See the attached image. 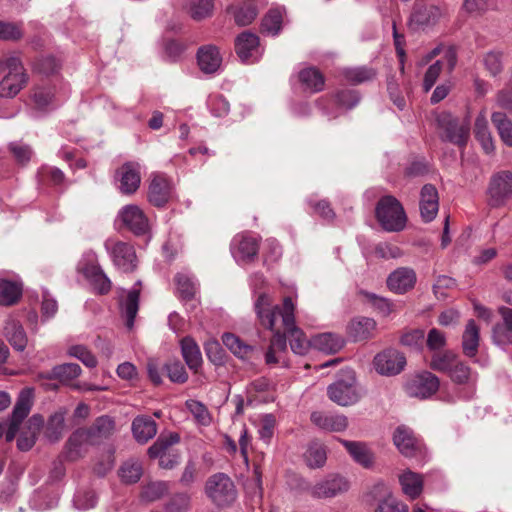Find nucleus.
Returning <instances> with one entry per match:
<instances>
[{"mask_svg": "<svg viewBox=\"0 0 512 512\" xmlns=\"http://www.w3.org/2000/svg\"><path fill=\"white\" fill-rule=\"evenodd\" d=\"M448 375L453 382L468 385L470 392L467 397L472 396L476 382V375L471 372V369L466 364L459 360L448 372Z\"/></svg>", "mask_w": 512, "mask_h": 512, "instance_id": "nucleus-38", "label": "nucleus"}, {"mask_svg": "<svg viewBox=\"0 0 512 512\" xmlns=\"http://www.w3.org/2000/svg\"><path fill=\"white\" fill-rule=\"evenodd\" d=\"M180 441L176 432L161 434L148 449L150 458H159V465L165 469H171L178 463L179 456L171 453V447Z\"/></svg>", "mask_w": 512, "mask_h": 512, "instance_id": "nucleus-8", "label": "nucleus"}, {"mask_svg": "<svg viewBox=\"0 0 512 512\" xmlns=\"http://www.w3.org/2000/svg\"><path fill=\"white\" fill-rule=\"evenodd\" d=\"M176 291L181 300L188 301L195 297L198 284L193 275L188 272H179L175 276Z\"/></svg>", "mask_w": 512, "mask_h": 512, "instance_id": "nucleus-34", "label": "nucleus"}, {"mask_svg": "<svg viewBox=\"0 0 512 512\" xmlns=\"http://www.w3.org/2000/svg\"><path fill=\"white\" fill-rule=\"evenodd\" d=\"M399 483L403 493L410 499L418 498L423 491L422 475L409 469L399 475Z\"/></svg>", "mask_w": 512, "mask_h": 512, "instance_id": "nucleus-30", "label": "nucleus"}, {"mask_svg": "<svg viewBox=\"0 0 512 512\" xmlns=\"http://www.w3.org/2000/svg\"><path fill=\"white\" fill-rule=\"evenodd\" d=\"M31 398L32 394L29 390L20 393L12 412L11 421L4 431L7 442H11L15 438L20 423L29 414L32 406Z\"/></svg>", "mask_w": 512, "mask_h": 512, "instance_id": "nucleus-14", "label": "nucleus"}, {"mask_svg": "<svg viewBox=\"0 0 512 512\" xmlns=\"http://www.w3.org/2000/svg\"><path fill=\"white\" fill-rule=\"evenodd\" d=\"M176 190L171 177L163 172H152L148 180L147 199L155 207H164L175 198Z\"/></svg>", "mask_w": 512, "mask_h": 512, "instance_id": "nucleus-4", "label": "nucleus"}, {"mask_svg": "<svg viewBox=\"0 0 512 512\" xmlns=\"http://www.w3.org/2000/svg\"><path fill=\"white\" fill-rule=\"evenodd\" d=\"M54 98L53 89L49 86H37L32 93V99L39 109L48 107Z\"/></svg>", "mask_w": 512, "mask_h": 512, "instance_id": "nucleus-57", "label": "nucleus"}, {"mask_svg": "<svg viewBox=\"0 0 512 512\" xmlns=\"http://www.w3.org/2000/svg\"><path fill=\"white\" fill-rule=\"evenodd\" d=\"M59 69L58 61L52 56H42L37 58L33 64L34 72L49 76L56 73Z\"/></svg>", "mask_w": 512, "mask_h": 512, "instance_id": "nucleus-54", "label": "nucleus"}, {"mask_svg": "<svg viewBox=\"0 0 512 512\" xmlns=\"http://www.w3.org/2000/svg\"><path fill=\"white\" fill-rule=\"evenodd\" d=\"M73 503L78 510H88L95 507L97 497L93 491H78L74 496Z\"/></svg>", "mask_w": 512, "mask_h": 512, "instance_id": "nucleus-61", "label": "nucleus"}, {"mask_svg": "<svg viewBox=\"0 0 512 512\" xmlns=\"http://www.w3.org/2000/svg\"><path fill=\"white\" fill-rule=\"evenodd\" d=\"M235 22L239 26L251 24L257 16V9L253 5L238 7L233 12Z\"/></svg>", "mask_w": 512, "mask_h": 512, "instance_id": "nucleus-58", "label": "nucleus"}, {"mask_svg": "<svg viewBox=\"0 0 512 512\" xmlns=\"http://www.w3.org/2000/svg\"><path fill=\"white\" fill-rule=\"evenodd\" d=\"M44 421L42 416L33 415L28 421V431H23L17 440V447L21 451H28L36 441V434L42 427Z\"/></svg>", "mask_w": 512, "mask_h": 512, "instance_id": "nucleus-37", "label": "nucleus"}, {"mask_svg": "<svg viewBox=\"0 0 512 512\" xmlns=\"http://www.w3.org/2000/svg\"><path fill=\"white\" fill-rule=\"evenodd\" d=\"M9 149L16 161L20 164H26L31 159V148L22 142L10 143Z\"/></svg>", "mask_w": 512, "mask_h": 512, "instance_id": "nucleus-63", "label": "nucleus"}, {"mask_svg": "<svg viewBox=\"0 0 512 512\" xmlns=\"http://www.w3.org/2000/svg\"><path fill=\"white\" fill-rule=\"evenodd\" d=\"M489 204L499 207L512 198V172L501 170L492 174L487 189Z\"/></svg>", "mask_w": 512, "mask_h": 512, "instance_id": "nucleus-9", "label": "nucleus"}, {"mask_svg": "<svg viewBox=\"0 0 512 512\" xmlns=\"http://www.w3.org/2000/svg\"><path fill=\"white\" fill-rule=\"evenodd\" d=\"M86 277L100 294L107 293L111 288V281L98 266L87 267L84 270Z\"/></svg>", "mask_w": 512, "mask_h": 512, "instance_id": "nucleus-48", "label": "nucleus"}, {"mask_svg": "<svg viewBox=\"0 0 512 512\" xmlns=\"http://www.w3.org/2000/svg\"><path fill=\"white\" fill-rule=\"evenodd\" d=\"M349 488L348 481L338 475L329 476L310 488V494L314 498H332L340 493L347 491Z\"/></svg>", "mask_w": 512, "mask_h": 512, "instance_id": "nucleus-17", "label": "nucleus"}, {"mask_svg": "<svg viewBox=\"0 0 512 512\" xmlns=\"http://www.w3.org/2000/svg\"><path fill=\"white\" fill-rule=\"evenodd\" d=\"M142 474V464L138 460H128L120 468V477L125 483H136Z\"/></svg>", "mask_w": 512, "mask_h": 512, "instance_id": "nucleus-53", "label": "nucleus"}, {"mask_svg": "<svg viewBox=\"0 0 512 512\" xmlns=\"http://www.w3.org/2000/svg\"><path fill=\"white\" fill-rule=\"evenodd\" d=\"M141 166L138 162H126L117 171L121 193L134 194L141 184Z\"/></svg>", "mask_w": 512, "mask_h": 512, "instance_id": "nucleus-16", "label": "nucleus"}, {"mask_svg": "<svg viewBox=\"0 0 512 512\" xmlns=\"http://www.w3.org/2000/svg\"><path fill=\"white\" fill-rule=\"evenodd\" d=\"M393 442L399 452L405 457L415 458L419 461H423L427 457L426 447L422 440L405 425H400L396 428Z\"/></svg>", "mask_w": 512, "mask_h": 512, "instance_id": "nucleus-6", "label": "nucleus"}, {"mask_svg": "<svg viewBox=\"0 0 512 512\" xmlns=\"http://www.w3.org/2000/svg\"><path fill=\"white\" fill-rule=\"evenodd\" d=\"M141 282L138 281L135 286L128 291L124 298L120 299V311L123 318L126 321V327L132 329L134 326V320L139 308V294Z\"/></svg>", "mask_w": 512, "mask_h": 512, "instance_id": "nucleus-24", "label": "nucleus"}, {"mask_svg": "<svg viewBox=\"0 0 512 512\" xmlns=\"http://www.w3.org/2000/svg\"><path fill=\"white\" fill-rule=\"evenodd\" d=\"M415 283V272L406 267L396 269L387 278V286L389 289L398 294H403L412 289Z\"/></svg>", "mask_w": 512, "mask_h": 512, "instance_id": "nucleus-22", "label": "nucleus"}, {"mask_svg": "<svg viewBox=\"0 0 512 512\" xmlns=\"http://www.w3.org/2000/svg\"><path fill=\"white\" fill-rule=\"evenodd\" d=\"M222 342L235 356L241 359H250L255 352L253 346L244 343L232 333H225L222 336Z\"/></svg>", "mask_w": 512, "mask_h": 512, "instance_id": "nucleus-39", "label": "nucleus"}, {"mask_svg": "<svg viewBox=\"0 0 512 512\" xmlns=\"http://www.w3.org/2000/svg\"><path fill=\"white\" fill-rule=\"evenodd\" d=\"M230 250L235 261L242 265L247 264L257 257L259 251V240L257 237L248 234H238L233 237Z\"/></svg>", "mask_w": 512, "mask_h": 512, "instance_id": "nucleus-11", "label": "nucleus"}, {"mask_svg": "<svg viewBox=\"0 0 512 512\" xmlns=\"http://www.w3.org/2000/svg\"><path fill=\"white\" fill-rule=\"evenodd\" d=\"M340 443L346 448L355 462L364 468H370L374 464V454L366 443L340 439Z\"/></svg>", "mask_w": 512, "mask_h": 512, "instance_id": "nucleus-25", "label": "nucleus"}, {"mask_svg": "<svg viewBox=\"0 0 512 512\" xmlns=\"http://www.w3.org/2000/svg\"><path fill=\"white\" fill-rule=\"evenodd\" d=\"M169 491V485L164 481H153L144 485L141 491V499L146 502L157 501L166 495Z\"/></svg>", "mask_w": 512, "mask_h": 512, "instance_id": "nucleus-49", "label": "nucleus"}, {"mask_svg": "<svg viewBox=\"0 0 512 512\" xmlns=\"http://www.w3.org/2000/svg\"><path fill=\"white\" fill-rule=\"evenodd\" d=\"M344 343L341 336L331 332L317 334L311 338V347L326 354L337 353L343 348Z\"/></svg>", "mask_w": 512, "mask_h": 512, "instance_id": "nucleus-26", "label": "nucleus"}, {"mask_svg": "<svg viewBox=\"0 0 512 512\" xmlns=\"http://www.w3.org/2000/svg\"><path fill=\"white\" fill-rule=\"evenodd\" d=\"M121 224H145L148 222L143 210L134 204L124 206L117 215Z\"/></svg>", "mask_w": 512, "mask_h": 512, "instance_id": "nucleus-47", "label": "nucleus"}, {"mask_svg": "<svg viewBox=\"0 0 512 512\" xmlns=\"http://www.w3.org/2000/svg\"><path fill=\"white\" fill-rule=\"evenodd\" d=\"M440 16L441 11L436 6H417L411 15V23L417 27H427L434 25Z\"/></svg>", "mask_w": 512, "mask_h": 512, "instance_id": "nucleus-36", "label": "nucleus"}, {"mask_svg": "<svg viewBox=\"0 0 512 512\" xmlns=\"http://www.w3.org/2000/svg\"><path fill=\"white\" fill-rule=\"evenodd\" d=\"M439 388V379L431 372L415 375L407 384L408 393L418 398H428Z\"/></svg>", "mask_w": 512, "mask_h": 512, "instance_id": "nucleus-15", "label": "nucleus"}, {"mask_svg": "<svg viewBox=\"0 0 512 512\" xmlns=\"http://www.w3.org/2000/svg\"><path fill=\"white\" fill-rule=\"evenodd\" d=\"M97 444L85 428L73 432L65 446V457L70 461L81 458L90 445Z\"/></svg>", "mask_w": 512, "mask_h": 512, "instance_id": "nucleus-18", "label": "nucleus"}, {"mask_svg": "<svg viewBox=\"0 0 512 512\" xmlns=\"http://www.w3.org/2000/svg\"><path fill=\"white\" fill-rule=\"evenodd\" d=\"M105 248L110 253L114 264L123 272H131L136 267L134 248L127 243L115 239H107Z\"/></svg>", "mask_w": 512, "mask_h": 512, "instance_id": "nucleus-12", "label": "nucleus"}, {"mask_svg": "<svg viewBox=\"0 0 512 512\" xmlns=\"http://www.w3.org/2000/svg\"><path fill=\"white\" fill-rule=\"evenodd\" d=\"M254 309L262 326L275 329L278 325V316L281 325L287 332L290 347L295 354L304 355L311 347V339L307 340L304 333L295 325V303L291 297H285L282 306L274 305L266 293H260L254 303Z\"/></svg>", "mask_w": 512, "mask_h": 512, "instance_id": "nucleus-1", "label": "nucleus"}, {"mask_svg": "<svg viewBox=\"0 0 512 512\" xmlns=\"http://www.w3.org/2000/svg\"><path fill=\"white\" fill-rule=\"evenodd\" d=\"M186 407L199 424L208 426L211 423L209 411L201 402L197 400H188L186 402Z\"/></svg>", "mask_w": 512, "mask_h": 512, "instance_id": "nucleus-56", "label": "nucleus"}, {"mask_svg": "<svg viewBox=\"0 0 512 512\" xmlns=\"http://www.w3.org/2000/svg\"><path fill=\"white\" fill-rule=\"evenodd\" d=\"M132 433L138 443L144 444L156 435V422L148 416H137L132 422Z\"/></svg>", "mask_w": 512, "mask_h": 512, "instance_id": "nucleus-28", "label": "nucleus"}, {"mask_svg": "<svg viewBox=\"0 0 512 512\" xmlns=\"http://www.w3.org/2000/svg\"><path fill=\"white\" fill-rule=\"evenodd\" d=\"M377 373L385 376L399 374L406 365V359L402 353L395 349H387L378 353L373 360Z\"/></svg>", "mask_w": 512, "mask_h": 512, "instance_id": "nucleus-13", "label": "nucleus"}, {"mask_svg": "<svg viewBox=\"0 0 512 512\" xmlns=\"http://www.w3.org/2000/svg\"><path fill=\"white\" fill-rule=\"evenodd\" d=\"M205 492L217 506H227L234 502L237 496L233 481L224 473L210 476L205 485Z\"/></svg>", "mask_w": 512, "mask_h": 512, "instance_id": "nucleus-5", "label": "nucleus"}, {"mask_svg": "<svg viewBox=\"0 0 512 512\" xmlns=\"http://www.w3.org/2000/svg\"><path fill=\"white\" fill-rule=\"evenodd\" d=\"M215 0H188L186 9L192 19L201 21L212 16Z\"/></svg>", "mask_w": 512, "mask_h": 512, "instance_id": "nucleus-43", "label": "nucleus"}, {"mask_svg": "<svg viewBox=\"0 0 512 512\" xmlns=\"http://www.w3.org/2000/svg\"><path fill=\"white\" fill-rule=\"evenodd\" d=\"M65 431L64 413L59 411L51 415L45 427V437L50 442H57Z\"/></svg>", "mask_w": 512, "mask_h": 512, "instance_id": "nucleus-44", "label": "nucleus"}, {"mask_svg": "<svg viewBox=\"0 0 512 512\" xmlns=\"http://www.w3.org/2000/svg\"><path fill=\"white\" fill-rule=\"evenodd\" d=\"M23 37L20 25L11 22L0 21V40L17 41Z\"/></svg>", "mask_w": 512, "mask_h": 512, "instance_id": "nucleus-60", "label": "nucleus"}, {"mask_svg": "<svg viewBox=\"0 0 512 512\" xmlns=\"http://www.w3.org/2000/svg\"><path fill=\"white\" fill-rule=\"evenodd\" d=\"M329 399L339 406H352L361 399L356 386V375L352 369L341 370L338 378L327 387Z\"/></svg>", "mask_w": 512, "mask_h": 512, "instance_id": "nucleus-3", "label": "nucleus"}, {"mask_svg": "<svg viewBox=\"0 0 512 512\" xmlns=\"http://www.w3.org/2000/svg\"><path fill=\"white\" fill-rule=\"evenodd\" d=\"M304 459L311 468L322 467L327 459L325 446L319 442L310 443L304 454Z\"/></svg>", "mask_w": 512, "mask_h": 512, "instance_id": "nucleus-45", "label": "nucleus"}, {"mask_svg": "<svg viewBox=\"0 0 512 512\" xmlns=\"http://www.w3.org/2000/svg\"><path fill=\"white\" fill-rule=\"evenodd\" d=\"M502 323H497L492 330L493 342L501 347L512 343V309L502 306L499 308Z\"/></svg>", "mask_w": 512, "mask_h": 512, "instance_id": "nucleus-21", "label": "nucleus"}, {"mask_svg": "<svg viewBox=\"0 0 512 512\" xmlns=\"http://www.w3.org/2000/svg\"><path fill=\"white\" fill-rule=\"evenodd\" d=\"M480 342V329L473 319H470L465 326L462 335L463 353L469 357H475L478 353Z\"/></svg>", "mask_w": 512, "mask_h": 512, "instance_id": "nucleus-31", "label": "nucleus"}, {"mask_svg": "<svg viewBox=\"0 0 512 512\" xmlns=\"http://www.w3.org/2000/svg\"><path fill=\"white\" fill-rule=\"evenodd\" d=\"M312 423L327 432H343L348 427V418L343 414L315 411L311 414Z\"/></svg>", "mask_w": 512, "mask_h": 512, "instance_id": "nucleus-20", "label": "nucleus"}, {"mask_svg": "<svg viewBox=\"0 0 512 512\" xmlns=\"http://www.w3.org/2000/svg\"><path fill=\"white\" fill-rule=\"evenodd\" d=\"M69 354L79 359L87 367L93 368L97 365L95 356L84 346L75 345L70 347Z\"/></svg>", "mask_w": 512, "mask_h": 512, "instance_id": "nucleus-62", "label": "nucleus"}, {"mask_svg": "<svg viewBox=\"0 0 512 512\" xmlns=\"http://www.w3.org/2000/svg\"><path fill=\"white\" fill-rule=\"evenodd\" d=\"M299 82L304 91L317 93L323 90L325 78L323 74L315 67H306L298 74Z\"/></svg>", "mask_w": 512, "mask_h": 512, "instance_id": "nucleus-29", "label": "nucleus"}, {"mask_svg": "<svg viewBox=\"0 0 512 512\" xmlns=\"http://www.w3.org/2000/svg\"><path fill=\"white\" fill-rule=\"evenodd\" d=\"M115 430V422L109 416L98 417L87 431L98 444L102 439L108 438Z\"/></svg>", "mask_w": 512, "mask_h": 512, "instance_id": "nucleus-41", "label": "nucleus"}, {"mask_svg": "<svg viewBox=\"0 0 512 512\" xmlns=\"http://www.w3.org/2000/svg\"><path fill=\"white\" fill-rule=\"evenodd\" d=\"M81 367L75 363H65L55 366L51 370L50 378L59 379L63 383H68L81 374Z\"/></svg>", "mask_w": 512, "mask_h": 512, "instance_id": "nucleus-50", "label": "nucleus"}, {"mask_svg": "<svg viewBox=\"0 0 512 512\" xmlns=\"http://www.w3.org/2000/svg\"><path fill=\"white\" fill-rule=\"evenodd\" d=\"M438 208L439 203L436 188L430 184L423 186L419 202L422 220L425 222H431L437 215Z\"/></svg>", "mask_w": 512, "mask_h": 512, "instance_id": "nucleus-23", "label": "nucleus"}, {"mask_svg": "<svg viewBox=\"0 0 512 512\" xmlns=\"http://www.w3.org/2000/svg\"><path fill=\"white\" fill-rule=\"evenodd\" d=\"M22 294V285L16 281L0 279V305L15 304Z\"/></svg>", "mask_w": 512, "mask_h": 512, "instance_id": "nucleus-42", "label": "nucleus"}, {"mask_svg": "<svg viewBox=\"0 0 512 512\" xmlns=\"http://www.w3.org/2000/svg\"><path fill=\"white\" fill-rule=\"evenodd\" d=\"M283 13L280 9H271L262 20L261 28L263 33L275 36L279 33L282 25Z\"/></svg>", "mask_w": 512, "mask_h": 512, "instance_id": "nucleus-51", "label": "nucleus"}, {"mask_svg": "<svg viewBox=\"0 0 512 512\" xmlns=\"http://www.w3.org/2000/svg\"><path fill=\"white\" fill-rule=\"evenodd\" d=\"M346 81L352 84H361L372 80L376 72L368 67L346 68L342 72Z\"/></svg>", "mask_w": 512, "mask_h": 512, "instance_id": "nucleus-52", "label": "nucleus"}, {"mask_svg": "<svg viewBox=\"0 0 512 512\" xmlns=\"http://www.w3.org/2000/svg\"><path fill=\"white\" fill-rule=\"evenodd\" d=\"M483 64L491 76H497L503 70V53L490 51L484 55Z\"/></svg>", "mask_w": 512, "mask_h": 512, "instance_id": "nucleus-55", "label": "nucleus"}, {"mask_svg": "<svg viewBox=\"0 0 512 512\" xmlns=\"http://www.w3.org/2000/svg\"><path fill=\"white\" fill-rule=\"evenodd\" d=\"M491 121L501 141L506 146L512 147V121L508 116L503 112L495 111L491 115Z\"/></svg>", "mask_w": 512, "mask_h": 512, "instance_id": "nucleus-40", "label": "nucleus"}, {"mask_svg": "<svg viewBox=\"0 0 512 512\" xmlns=\"http://www.w3.org/2000/svg\"><path fill=\"white\" fill-rule=\"evenodd\" d=\"M375 214L379 224H406L407 215L398 199L386 195L378 201Z\"/></svg>", "mask_w": 512, "mask_h": 512, "instance_id": "nucleus-10", "label": "nucleus"}, {"mask_svg": "<svg viewBox=\"0 0 512 512\" xmlns=\"http://www.w3.org/2000/svg\"><path fill=\"white\" fill-rule=\"evenodd\" d=\"M182 356L189 369L197 372L202 366L203 359L200 348L195 340L189 336L184 337L181 341Z\"/></svg>", "mask_w": 512, "mask_h": 512, "instance_id": "nucleus-32", "label": "nucleus"}, {"mask_svg": "<svg viewBox=\"0 0 512 512\" xmlns=\"http://www.w3.org/2000/svg\"><path fill=\"white\" fill-rule=\"evenodd\" d=\"M207 105L215 117H223L228 114L230 105L222 95H210Z\"/></svg>", "mask_w": 512, "mask_h": 512, "instance_id": "nucleus-59", "label": "nucleus"}, {"mask_svg": "<svg viewBox=\"0 0 512 512\" xmlns=\"http://www.w3.org/2000/svg\"><path fill=\"white\" fill-rule=\"evenodd\" d=\"M375 330V320L368 317L355 318L347 327V332L354 341L367 340L373 337Z\"/></svg>", "mask_w": 512, "mask_h": 512, "instance_id": "nucleus-27", "label": "nucleus"}, {"mask_svg": "<svg viewBox=\"0 0 512 512\" xmlns=\"http://www.w3.org/2000/svg\"><path fill=\"white\" fill-rule=\"evenodd\" d=\"M458 361L457 355L452 351L437 352L431 358L430 367L435 371L448 373Z\"/></svg>", "mask_w": 512, "mask_h": 512, "instance_id": "nucleus-46", "label": "nucleus"}, {"mask_svg": "<svg viewBox=\"0 0 512 512\" xmlns=\"http://www.w3.org/2000/svg\"><path fill=\"white\" fill-rule=\"evenodd\" d=\"M375 512H408V506L394 497L381 500Z\"/></svg>", "mask_w": 512, "mask_h": 512, "instance_id": "nucleus-64", "label": "nucleus"}, {"mask_svg": "<svg viewBox=\"0 0 512 512\" xmlns=\"http://www.w3.org/2000/svg\"><path fill=\"white\" fill-rule=\"evenodd\" d=\"M197 58L200 69L205 73L216 72L222 62L218 49L211 45L200 48Z\"/></svg>", "mask_w": 512, "mask_h": 512, "instance_id": "nucleus-33", "label": "nucleus"}, {"mask_svg": "<svg viewBox=\"0 0 512 512\" xmlns=\"http://www.w3.org/2000/svg\"><path fill=\"white\" fill-rule=\"evenodd\" d=\"M237 55L243 62L253 63L260 57L259 38L256 34L242 32L235 41Z\"/></svg>", "mask_w": 512, "mask_h": 512, "instance_id": "nucleus-19", "label": "nucleus"}, {"mask_svg": "<svg viewBox=\"0 0 512 512\" xmlns=\"http://www.w3.org/2000/svg\"><path fill=\"white\" fill-rule=\"evenodd\" d=\"M5 336L12 347L17 351H23L27 345V336L19 321L8 319L5 325Z\"/></svg>", "mask_w": 512, "mask_h": 512, "instance_id": "nucleus-35", "label": "nucleus"}, {"mask_svg": "<svg viewBox=\"0 0 512 512\" xmlns=\"http://www.w3.org/2000/svg\"><path fill=\"white\" fill-rule=\"evenodd\" d=\"M438 127L443 131V138L458 146H465L470 136V122H459L450 113L442 112L436 118Z\"/></svg>", "mask_w": 512, "mask_h": 512, "instance_id": "nucleus-7", "label": "nucleus"}, {"mask_svg": "<svg viewBox=\"0 0 512 512\" xmlns=\"http://www.w3.org/2000/svg\"><path fill=\"white\" fill-rule=\"evenodd\" d=\"M0 97L12 98L26 85L28 76L19 56L8 55L0 60Z\"/></svg>", "mask_w": 512, "mask_h": 512, "instance_id": "nucleus-2", "label": "nucleus"}]
</instances>
